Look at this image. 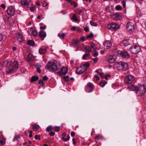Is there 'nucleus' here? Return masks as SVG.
Wrapping results in <instances>:
<instances>
[{"label": "nucleus", "mask_w": 146, "mask_h": 146, "mask_svg": "<svg viewBox=\"0 0 146 146\" xmlns=\"http://www.w3.org/2000/svg\"><path fill=\"white\" fill-rule=\"evenodd\" d=\"M114 66L116 67L117 70L119 71H125L128 68V64L124 62H115L114 64Z\"/></svg>", "instance_id": "1"}, {"label": "nucleus", "mask_w": 146, "mask_h": 146, "mask_svg": "<svg viewBox=\"0 0 146 146\" xmlns=\"http://www.w3.org/2000/svg\"><path fill=\"white\" fill-rule=\"evenodd\" d=\"M45 69L52 72H54L59 70L60 68L58 67L56 64L55 63L49 62L46 65Z\"/></svg>", "instance_id": "2"}, {"label": "nucleus", "mask_w": 146, "mask_h": 146, "mask_svg": "<svg viewBox=\"0 0 146 146\" xmlns=\"http://www.w3.org/2000/svg\"><path fill=\"white\" fill-rule=\"evenodd\" d=\"M90 65V64L88 62H86L83 65L78 67L76 68V73L78 74H82L84 71L87 70Z\"/></svg>", "instance_id": "3"}, {"label": "nucleus", "mask_w": 146, "mask_h": 146, "mask_svg": "<svg viewBox=\"0 0 146 146\" xmlns=\"http://www.w3.org/2000/svg\"><path fill=\"white\" fill-rule=\"evenodd\" d=\"M146 92V87L143 85H141L138 87L136 93L138 96L143 95Z\"/></svg>", "instance_id": "4"}, {"label": "nucleus", "mask_w": 146, "mask_h": 146, "mask_svg": "<svg viewBox=\"0 0 146 146\" xmlns=\"http://www.w3.org/2000/svg\"><path fill=\"white\" fill-rule=\"evenodd\" d=\"M130 52L133 54L138 53L140 50V48L136 45H132L130 48Z\"/></svg>", "instance_id": "5"}, {"label": "nucleus", "mask_w": 146, "mask_h": 146, "mask_svg": "<svg viewBox=\"0 0 146 146\" xmlns=\"http://www.w3.org/2000/svg\"><path fill=\"white\" fill-rule=\"evenodd\" d=\"M108 27L109 29L111 31L116 30L119 28V26L116 23H112L109 24Z\"/></svg>", "instance_id": "6"}, {"label": "nucleus", "mask_w": 146, "mask_h": 146, "mask_svg": "<svg viewBox=\"0 0 146 146\" xmlns=\"http://www.w3.org/2000/svg\"><path fill=\"white\" fill-rule=\"evenodd\" d=\"M68 70V68L65 67L62 68L60 71L57 72L56 74L59 76H62L63 75H66L67 73Z\"/></svg>", "instance_id": "7"}, {"label": "nucleus", "mask_w": 146, "mask_h": 146, "mask_svg": "<svg viewBox=\"0 0 146 146\" xmlns=\"http://www.w3.org/2000/svg\"><path fill=\"white\" fill-rule=\"evenodd\" d=\"M126 28L128 31L130 33L132 32L134 30L133 24L130 22H128L126 25Z\"/></svg>", "instance_id": "8"}, {"label": "nucleus", "mask_w": 146, "mask_h": 146, "mask_svg": "<svg viewBox=\"0 0 146 146\" xmlns=\"http://www.w3.org/2000/svg\"><path fill=\"white\" fill-rule=\"evenodd\" d=\"M119 54H120L123 58H128L129 57L128 53L125 51H120L119 52Z\"/></svg>", "instance_id": "9"}, {"label": "nucleus", "mask_w": 146, "mask_h": 146, "mask_svg": "<svg viewBox=\"0 0 146 146\" xmlns=\"http://www.w3.org/2000/svg\"><path fill=\"white\" fill-rule=\"evenodd\" d=\"M133 79V77L132 75L127 76L125 79V82L127 84H131Z\"/></svg>", "instance_id": "10"}, {"label": "nucleus", "mask_w": 146, "mask_h": 146, "mask_svg": "<svg viewBox=\"0 0 146 146\" xmlns=\"http://www.w3.org/2000/svg\"><path fill=\"white\" fill-rule=\"evenodd\" d=\"M106 60L110 63H113L115 61V59L113 55L107 56L106 58Z\"/></svg>", "instance_id": "11"}, {"label": "nucleus", "mask_w": 146, "mask_h": 146, "mask_svg": "<svg viewBox=\"0 0 146 146\" xmlns=\"http://www.w3.org/2000/svg\"><path fill=\"white\" fill-rule=\"evenodd\" d=\"M104 48L107 49L110 48L112 45L111 43L109 41H106L103 44Z\"/></svg>", "instance_id": "12"}, {"label": "nucleus", "mask_w": 146, "mask_h": 146, "mask_svg": "<svg viewBox=\"0 0 146 146\" xmlns=\"http://www.w3.org/2000/svg\"><path fill=\"white\" fill-rule=\"evenodd\" d=\"M38 35L39 37L43 40L46 36V33L44 31H41L39 32Z\"/></svg>", "instance_id": "13"}, {"label": "nucleus", "mask_w": 146, "mask_h": 146, "mask_svg": "<svg viewBox=\"0 0 146 146\" xmlns=\"http://www.w3.org/2000/svg\"><path fill=\"white\" fill-rule=\"evenodd\" d=\"M94 86L91 83H89L88 85V86L86 88V90L88 92H90L93 90Z\"/></svg>", "instance_id": "14"}, {"label": "nucleus", "mask_w": 146, "mask_h": 146, "mask_svg": "<svg viewBox=\"0 0 146 146\" xmlns=\"http://www.w3.org/2000/svg\"><path fill=\"white\" fill-rule=\"evenodd\" d=\"M8 14L11 16H13L15 13V11L12 7L8 8L7 11Z\"/></svg>", "instance_id": "15"}, {"label": "nucleus", "mask_w": 146, "mask_h": 146, "mask_svg": "<svg viewBox=\"0 0 146 146\" xmlns=\"http://www.w3.org/2000/svg\"><path fill=\"white\" fill-rule=\"evenodd\" d=\"M48 48V47L44 48V47H42L39 49V52L40 54L45 53L47 51Z\"/></svg>", "instance_id": "16"}, {"label": "nucleus", "mask_w": 146, "mask_h": 146, "mask_svg": "<svg viewBox=\"0 0 146 146\" xmlns=\"http://www.w3.org/2000/svg\"><path fill=\"white\" fill-rule=\"evenodd\" d=\"M29 34L31 36H36L37 32L36 30H33L32 29L29 31Z\"/></svg>", "instance_id": "17"}, {"label": "nucleus", "mask_w": 146, "mask_h": 146, "mask_svg": "<svg viewBox=\"0 0 146 146\" xmlns=\"http://www.w3.org/2000/svg\"><path fill=\"white\" fill-rule=\"evenodd\" d=\"M16 38L20 42H21L23 41L22 36L19 33L17 34Z\"/></svg>", "instance_id": "18"}, {"label": "nucleus", "mask_w": 146, "mask_h": 146, "mask_svg": "<svg viewBox=\"0 0 146 146\" xmlns=\"http://www.w3.org/2000/svg\"><path fill=\"white\" fill-rule=\"evenodd\" d=\"M12 65L13 69L14 68L17 69L18 66V62L17 61H15L12 63Z\"/></svg>", "instance_id": "19"}, {"label": "nucleus", "mask_w": 146, "mask_h": 146, "mask_svg": "<svg viewBox=\"0 0 146 146\" xmlns=\"http://www.w3.org/2000/svg\"><path fill=\"white\" fill-rule=\"evenodd\" d=\"M131 90L133 91H137L138 87H137L136 86H135L134 85H132L128 87Z\"/></svg>", "instance_id": "20"}, {"label": "nucleus", "mask_w": 146, "mask_h": 146, "mask_svg": "<svg viewBox=\"0 0 146 146\" xmlns=\"http://www.w3.org/2000/svg\"><path fill=\"white\" fill-rule=\"evenodd\" d=\"M79 41H80L78 39H73L72 40V44L75 46H77V45L78 44H79Z\"/></svg>", "instance_id": "21"}, {"label": "nucleus", "mask_w": 146, "mask_h": 146, "mask_svg": "<svg viewBox=\"0 0 146 146\" xmlns=\"http://www.w3.org/2000/svg\"><path fill=\"white\" fill-rule=\"evenodd\" d=\"M39 78V77L37 76H34L32 77L31 79V82H33L37 80Z\"/></svg>", "instance_id": "22"}, {"label": "nucleus", "mask_w": 146, "mask_h": 146, "mask_svg": "<svg viewBox=\"0 0 146 146\" xmlns=\"http://www.w3.org/2000/svg\"><path fill=\"white\" fill-rule=\"evenodd\" d=\"M33 126V131H36L40 128V126L38 125H36L35 124L32 125Z\"/></svg>", "instance_id": "23"}, {"label": "nucleus", "mask_w": 146, "mask_h": 146, "mask_svg": "<svg viewBox=\"0 0 146 146\" xmlns=\"http://www.w3.org/2000/svg\"><path fill=\"white\" fill-rule=\"evenodd\" d=\"M27 44L30 46H34L35 44V42L33 40H29L27 42Z\"/></svg>", "instance_id": "24"}, {"label": "nucleus", "mask_w": 146, "mask_h": 146, "mask_svg": "<svg viewBox=\"0 0 146 146\" xmlns=\"http://www.w3.org/2000/svg\"><path fill=\"white\" fill-rule=\"evenodd\" d=\"M28 2L26 0H21V4L23 5H26L29 4Z\"/></svg>", "instance_id": "25"}, {"label": "nucleus", "mask_w": 146, "mask_h": 146, "mask_svg": "<svg viewBox=\"0 0 146 146\" xmlns=\"http://www.w3.org/2000/svg\"><path fill=\"white\" fill-rule=\"evenodd\" d=\"M33 57L31 54H29L28 55V58H27V60L28 62L30 61L31 60L33 59Z\"/></svg>", "instance_id": "26"}, {"label": "nucleus", "mask_w": 146, "mask_h": 146, "mask_svg": "<svg viewBox=\"0 0 146 146\" xmlns=\"http://www.w3.org/2000/svg\"><path fill=\"white\" fill-rule=\"evenodd\" d=\"M122 43L124 46H126L129 45L130 43L127 40H125L122 42Z\"/></svg>", "instance_id": "27"}, {"label": "nucleus", "mask_w": 146, "mask_h": 146, "mask_svg": "<svg viewBox=\"0 0 146 146\" xmlns=\"http://www.w3.org/2000/svg\"><path fill=\"white\" fill-rule=\"evenodd\" d=\"M58 35L60 39H63L65 36V33H62L61 34L59 33H58Z\"/></svg>", "instance_id": "28"}, {"label": "nucleus", "mask_w": 146, "mask_h": 146, "mask_svg": "<svg viewBox=\"0 0 146 146\" xmlns=\"http://www.w3.org/2000/svg\"><path fill=\"white\" fill-rule=\"evenodd\" d=\"M107 83V82L105 80H103L102 82L99 83V85L102 87H103Z\"/></svg>", "instance_id": "29"}, {"label": "nucleus", "mask_w": 146, "mask_h": 146, "mask_svg": "<svg viewBox=\"0 0 146 146\" xmlns=\"http://www.w3.org/2000/svg\"><path fill=\"white\" fill-rule=\"evenodd\" d=\"M113 16L116 18H117L121 17V14L119 13H114L113 15Z\"/></svg>", "instance_id": "30"}, {"label": "nucleus", "mask_w": 146, "mask_h": 146, "mask_svg": "<svg viewBox=\"0 0 146 146\" xmlns=\"http://www.w3.org/2000/svg\"><path fill=\"white\" fill-rule=\"evenodd\" d=\"M71 19L72 20L75 21H78V18L76 17V15L75 14H74L72 15Z\"/></svg>", "instance_id": "31"}, {"label": "nucleus", "mask_w": 146, "mask_h": 146, "mask_svg": "<svg viewBox=\"0 0 146 146\" xmlns=\"http://www.w3.org/2000/svg\"><path fill=\"white\" fill-rule=\"evenodd\" d=\"M95 139H96L97 140H99V139H101L102 140H104L105 138L103 136H102L100 135H97L95 138Z\"/></svg>", "instance_id": "32"}, {"label": "nucleus", "mask_w": 146, "mask_h": 146, "mask_svg": "<svg viewBox=\"0 0 146 146\" xmlns=\"http://www.w3.org/2000/svg\"><path fill=\"white\" fill-rule=\"evenodd\" d=\"M5 143V141L4 139L3 138H1L0 141V145H4Z\"/></svg>", "instance_id": "33"}, {"label": "nucleus", "mask_w": 146, "mask_h": 146, "mask_svg": "<svg viewBox=\"0 0 146 146\" xmlns=\"http://www.w3.org/2000/svg\"><path fill=\"white\" fill-rule=\"evenodd\" d=\"M85 49L86 50L87 52L89 53L91 51L92 48L88 46L85 48Z\"/></svg>", "instance_id": "34"}, {"label": "nucleus", "mask_w": 146, "mask_h": 146, "mask_svg": "<svg viewBox=\"0 0 146 146\" xmlns=\"http://www.w3.org/2000/svg\"><path fill=\"white\" fill-rule=\"evenodd\" d=\"M53 128L52 126L51 125H50L46 129V131L47 132H49L50 131L52 130Z\"/></svg>", "instance_id": "35"}, {"label": "nucleus", "mask_w": 146, "mask_h": 146, "mask_svg": "<svg viewBox=\"0 0 146 146\" xmlns=\"http://www.w3.org/2000/svg\"><path fill=\"white\" fill-rule=\"evenodd\" d=\"M4 63L7 67H9L11 64V63L10 62H9L7 61H4Z\"/></svg>", "instance_id": "36"}, {"label": "nucleus", "mask_w": 146, "mask_h": 146, "mask_svg": "<svg viewBox=\"0 0 146 146\" xmlns=\"http://www.w3.org/2000/svg\"><path fill=\"white\" fill-rule=\"evenodd\" d=\"M14 70L13 68H8L6 70V71L7 73H9L12 72Z\"/></svg>", "instance_id": "37"}, {"label": "nucleus", "mask_w": 146, "mask_h": 146, "mask_svg": "<svg viewBox=\"0 0 146 146\" xmlns=\"http://www.w3.org/2000/svg\"><path fill=\"white\" fill-rule=\"evenodd\" d=\"M60 127L58 126H55L54 127V130L55 132H58L60 131Z\"/></svg>", "instance_id": "38"}, {"label": "nucleus", "mask_w": 146, "mask_h": 146, "mask_svg": "<svg viewBox=\"0 0 146 146\" xmlns=\"http://www.w3.org/2000/svg\"><path fill=\"white\" fill-rule=\"evenodd\" d=\"M90 24L92 26H93L96 27L98 25V24L92 21L90 22Z\"/></svg>", "instance_id": "39"}, {"label": "nucleus", "mask_w": 146, "mask_h": 146, "mask_svg": "<svg viewBox=\"0 0 146 146\" xmlns=\"http://www.w3.org/2000/svg\"><path fill=\"white\" fill-rule=\"evenodd\" d=\"M70 4L71 5H73L74 7H76L77 6V5L76 3L74 1H72Z\"/></svg>", "instance_id": "40"}, {"label": "nucleus", "mask_w": 146, "mask_h": 146, "mask_svg": "<svg viewBox=\"0 0 146 146\" xmlns=\"http://www.w3.org/2000/svg\"><path fill=\"white\" fill-rule=\"evenodd\" d=\"M64 79L66 81H69V77L68 76H64L63 77Z\"/></svg>", "instance_id": "41"}, {"label": "nucleus", "mask_w": 146, "mask_h": 146, "mask_svg": "<svg viewBox=\"0 0 146 146\" xmlns=\"http://www.w3.org/2000/svg\"><path fill=\"white\" fill-rule=\"evenodd\" d=\"M38 83L39 84H41L42 86L44 85V84L42 80H38Z\"/></svg>", "instance_id": "42"}, {"label": "nucleus", "mask_w": 146, "mask_h": 146, "mask_svg": "<svg viewBox=\"0 0 146 146\" xmlns=\"http://www.w3.org/2000/svg\"><path fill=\"white\" fill-rule=\"evenodd\" d=\"M93 34L92 33H91L89 35L87 36V39H88L89 38H91L93 37Z\"/></svg>", "instance_id": "43"}, {"label": "nucleus", "mask_w": 146, "mask_h": 146, "mask_svg": "<svg viewBox=\"0 0 146 146\" xmlns=\"http://www.w3.org/2000/svg\"><path fill=\"white\" fill-rule=\"evenodd\" d=\"M32 7H31L30 8L29 10L31 11H33L34 10V8L35 7V6L33 5H32Z\"/></svg>", "instance_id": "44"}, {"label": "nucleus", "mask_w": 146, "mask_h": 146, "mask_svg": "<svg viewBox=\"0 0 146 146\" xmlns=\"http://www.w3.org/2000/svg\"><path fill=\"white\" fill-rule=\"evenodd\" d=\"M115 9L117 10H120L121 9L122 7L120 5H117L116 6Z\"/></svg>", "instance_id": "45"}, {"label": "nucleus", "mask_w": 146, "mask_h": 146, "mask_svg": "<svg viewBox=\"0 0 146 146\" xmlns=\"http://www.w3.org/2000/svg\"><path fill=\"white\" fill-rule=\"evenodd\" d=\"M91 46L92 48L94 49H95L96 48V46L93 42H92L91 43Z\"/></svg>", "instance_id": "46"}, {"label": "nucleus", "mask_w": 146, "mask_h": 146, "mask_svg": "<svg viewBox=\"0 0 146 146\" xmlns=\"http://www.w3.org/2000/svg\"><path fill=\"white\" fill-rule=\"evenodd\" d=\"M20 138V137L19 135H16L15 136L13 140L14 141H15V140H17L18 139H19Z\"/></svg>", "instance_id": "47"}, {"label": "nucleus", "mask_w": 146, "mask_h": 146, "mask_svg": "<svg viewBox=\"0 0 146 146\" xmlns=\"http://www.w3.org/2000/svg\"><path fill=\"white\" fill-rule=\"evenodd\" d=\"M90 54L89 53H86L83 56V58L84 59H85L86 57L88 56Z\"/></svg>", "instance_id": "48"}, {"label": "nucleus", "mask_w": 146, "mask_h": 146, "mask_svg": "<svg viewBox=\"0 0 146 146\" xmlns=\"http://www.w3.org/2000/svg\"><path fill=\"white\" fill-rule=\"evenodd\" d=\"M92 59L95 63L97 62L98 60V57H96L95 58H92Z\"/></svg>", "instance_id": "49"}, {"label": "nucleus", "mask_w": 146, "mask_h": 146, "mask_svg": "<svg viewBox=\"0 0 146 146\" xmlns=\"http://www.w3.org/2000/svg\"><path fill=\"white\" fill-rule=\"evenodd\" d=\"M35 138L36 139H38L39 140L40 139V137L39 135H36L35 136Z\"/></svg>", "instance_id": "50"}, {"label": "nucleus", "mask_w": 146, "mask_h": 146, "mask_svg": "<svg viewBox=\"0 0 146 146\" xmlns=\"http://www.w3.org/2000/svg\"><path fill=\"white\" fill-rule=\"evenodd\" d=\"M122 4L123 7H125L126 6L125 2L124 1H123L122 2Z\"/></svg>", "instance_id": "51"}, {"label": "nucleus", "mask_w": 146, "mask_h": 146, "mask_svg": "<svg viewBox=\"0 0 146 146\" xmlns=\"http://www.w3.org/2000/svg\"><path fill=\"white\" fill-rule=\"evenodd\" d=\"M55 134L54 132H51L49 133V135L51 136H53Z\"/></svg>", "instance_id": "52"}, {"label": "nucleus", "mask_w": 146, "mask_h": 146, "mask_svg": "<svg viewBox=\"0 0 146 146\" xmlns=\"http://www.w3.org/2000/svg\"><path fill=\"white\" fill-rule=\"evenodd\" d=\"M83 11L80 9H78L77 13L79 14L80 15L81 14V13Z\"/></svg>", "instance_id": "53"}, {"label": "nucleus", "mask_w": 146, "mask_h": 146, "mask_svg": "<svg viewBox=\"0 0 146 146\" xmlns=\"http://www.w3.org/2000/svg\"><path fill=\"white\" fill-rule=\"evenodd\" d=\"M99 74L101 77H102V78H104V74L103 72H100L99 73Z\"/></svg>", "instance_id": "54"}, {"label": "nucleus", "mask_w": 146, "mask_h": 146, "mask_svg": "<svg viewBox=\"0 0 146 146\" xmlns=\"http://www.w3.org/2000/svg\"><path fill=\"white\" fill-rule=\"evenodd\" d=\"M80 40L81 41L84 42V41L85 40V38L84 36L81 37L80 38Z\"/></svg>", "instance_id": "55"}, {"label": "nucleus", "mask_w": 146, "mask_h": 146, "mask_svg": "<svg viewBox=\"0 0 146 146\" xmlns=\"http://www.w3.org/2000/svg\"><path fill=\"white\" fill-rule=\"evenodd\" d=\"M94 78L95 79V78H96V80L97 81H98V80H99V77L98 76H96V75H95L94 76Z\"/></svg>", "instance_id": "56"}, {"label": "nucleus", "mask_w": 146, "mask_h": 146, "mask_svg": "<svg viewBox=\"0 0 146 146\" xmlns=\"http://www.w3.org/2000/svg\"><path fill=\"white\" fill-rule=\"evenodd\" d=\"M77 31L79 32H80L81 31V29L79 27H77L76 29Z\"/></svg>", "instance_id": "57"}, {"label": "nucleus", "mask_w": 146, "mask_h": 146, "mask_svg": "<svg viewBox=\"0 0 146 146\" xmlns=\"http://www.w3.org/2000/svg\"><path fill=\"white\" fill-rule=\"evenodd\" d=\"M61 139L63 141H68V140L67 139V138H64V137H62L61 138Z\"/></svg>", "instance_id": "58"}, {"label": "nucleus", "mask_w": 146, "mask_h": 146, "mask_svg": "<svg viewBox=\"0 0 146 146\" xmlns=\"http://www.w3.org/2000/svg\"><path fill=\"white\" fill-rule=\"evenodd\" d=\"M84 29V30L86 32H88L89 31V29L88 27H85Z\"/></svg>", "instance_id": "59"}, {"label": "nucleus", "mask_w": 146, "mask_h": 146, "mask_svg": "<svg viewBox=\"0 0 146 146\" xmlns=\"http://www.w3.org/2000/svg\"><path fill=\"white\" fill-rule=\"evenodd\" d=\"M46 28V25H44L43 27H40V29H44Z\"/></svg>", "instance_id": "60"}, {"label": "nucleus", "mask_w": 146, "mask_h": 146, "mask_svg": "<svg viewBox=\"0 0 146 146\" xmlns=\"http://www.w3.org/2000/svg\"><path fill=\"white\" fill-rule=\"evenodd\" d=\"M42 79L43 80H47V79H48V78L46 76H43Z\"/></svg>", "instance_id": "61"}, {"label": "nucleus", "mask_w": 146, "mask_h": 146, "mask_svg": "<svg viewBox=\"0 0 146 146\" xmlns=\"http://www.w3.org/2000/svg\"><path fill=\"white\" fill-rule=\"evenodd\" d=\"M38 73H40L41 72V70L39 67L37 68L36 69Z\"/></svg>", "instance_id": "62"}, {"label": "nucleus", "mask_w": 146, "mask_h": 146, "mask_svg": "<svg viewBox=\"0 0 146 146\" xmlns=\"http://www.w3.org/2000/svg\"><path fill=\"white\" fill-rule=\"evenodd\" d=\"M61 13L65 15L67 13V12H65V10H63L61 11Z\"/></svg>", "instance_id": "63"}, {"label": "nucleus", "mask_w": 146, "mask_h": 146, "mask_svg": "<svg viewBox=\"0 0 146 146\" xmlns=\"http://www.w3.org/2000/svg\"><path fill=\"white\" fill-rule=\"evenodd\" d=\"M3 37V35L2 34H0V42L2 41Z\"/></svg>", "instance_id": "64"}]
</instances>
